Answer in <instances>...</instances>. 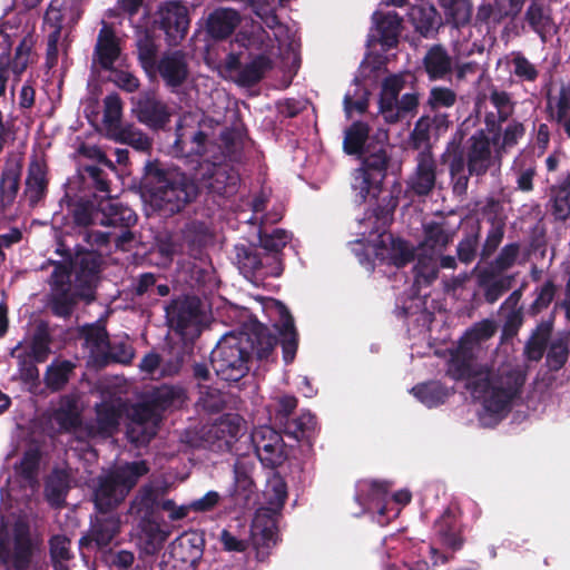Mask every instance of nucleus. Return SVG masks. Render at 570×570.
I'll list each match as a JSON object with an SVG mask.
<instances>
[{
  "label": "nucleus",
  "instance_id": "obj_1",
  "mask_svg": "<svg viewBox=\"0 0 570 570\" xmlns=\"http://www.w3.org/2000/svg\"><path fill=\"white\" fill-rule=\"evenodd\" d=\"M279 320L274 324L277 335L256 318L245 322L240 331L225 334L210 353V364L216 375L226 382L237 383L249 370L253 357L269 361L275 347L281 344L283 361L286 365L294 362L299 336L288 308L274 301Z\"/></svg>",
  "mask_w": 570,
  "mask_h": 570
},
{
  "label": "nucleus",
  "instance_id": "obj_2",
  "mask_svg": "<svg viewBox=\"0 0 570 570\" xmlns=\"http://www.w3.org/2000/svg\"><path fill=\"white\" fill-rule=\"evenodd\" d=\"M445 374L453 381H465V387L476 400H483V407L491 414L510 410L512 402L520 397L527 380V368L514 366L500 368L491 375L487 365L476 360V352L458 342L449 351Z\"/></svg>",
  "mask_w": 570,
  "mask_h": 570
},
{
  "label": "nucleus",
  "instance_id": "obj_3",
  "mask_svg": "<svg viewBox=\"0 0 570 570\" xmlns=\"http://www.w3.org/2000/svg\"><path fill=\"white\" fill-rule=\"evenodd\" d=\"M198 191L195 181L175 168H163L149 163L142 183L141 196L146 205L165 215L179 212Z\"/></svg>",
  "mask_w": 570,
  "mask_h": 570
},
{
  "label": "nucleus",
  "instance_id": "obj_4",
  "mask_svg": "<svg viewBox=\"0 0 570 570\" xmlns=\"http://www.w3.org/2000/svg\"><path fill=\"white\" fill-rule=\"evenodd\" d=\"M219 132L222 145L218 148L229 154L236 148L242 134L238 129L223 128L218 121L202 117L199 114H186L177 126V138L174 150L177 156H204L209 148H215L213 140Z\"/></svg>",
  "mask_w": 570,
  "mask_h": 570
},
{
  "label": "nucleus",
  "instance_id": "obj_5",
  "mask_svg": "<svg viewBox=\"0 0 570 570\" xmlns=\"http://www.w3.org/2000/svg\"><path fill=\"white\" fill-rule=\"evenodd\" d=\"M386 218L379 217L374 213L367 214L356 224V244H365V253L358 254L360 263L368 271L372 269L370 256L382 263H389L397 267L405 265L413 257V249L405 242L395 239L385 230Z\"/></svg>",
  "mask_w": 570,
  "mask_h": 570
},
{
  "label": "nucleus",
  "instance_id": "obj_6",
  "mask_svg": "<svg viewBox=\"0 0 570 570\" xmlns=\"http://www.w3.org/2000/svg\"><path fill=\"white\" fill-rule=\"evenodd\" d=\"M150 471L146 460L119 464L92 480L91 501L99 514L115 511Z\"/></svg>",
  "mask_w": 570,
  "mask_h": 570
},
{
  "label": "nucleus",
  "instance_id": "obj_7",
  "mask_svg": "<svg viewBox=\"0 0 570 570\" xmlns=\"http://www.w3.org/2000/svg\"><path fill=\"white\" fill-rule=\"evenodd\" d=\"M78 0H51L45 14L43 29L47 32V67L53 68L60 55H66L70 45L71 28L81 17Z\"/></svg>",
  "mask_w": 570,
  "mask_h": 570
},
{
  "label": "nucleus",
  "instance_id": "obj_8",
  "mask_svg": "<svg viewBox=\"0 0 570 570\" xmlns=\"http://www.w3.org/2000/svg\"><path fill=\"white\" fill-rule=\"evenodd\" d=\"M37 550L28 522L18 520L12 528V540L7 523L0 521V566L12 570H29Z\"/></svg>",
  "mask_w": 570,
  "mask_h": 570
},
{
  "label": "nucleus",
  "instance_id": "obj_9",
  "mask_svg": "<svg viewBox=\"0 0 570 570\" xmlns=\"http://www.w3.org/2000/svg\"><path fill=\"white\" fill-rule=\"evenodd\" d=\"M409 77V73L391 75L382 82L379 101L380 114L387 122L393 124L409 116L413 117L417 111L419 95L416 92H406L399 98Z\"/></svg>",
  "mask_w": 570,
  "mask_h": 570
},
{
  "label": "nucleus",
  "instance_id": "obj_10",
  "mask_svg": "<svg viewBox=\"0 0 570 570\" xmlns=\"http://www.w3.org/2000/svg\"><path fill=\"white\" fill-rule=\"evenodd\" d=\"M171 326L183 340L194 342L208 325V315L202 299L197 296L185 295L174 299L167 308Z\"/></svg>",
  "mask_w": 570,
  "mask_h": 570
},
{
  "label": "nucleus",
  "instance_id": "obj_11",
  "mask_svg": "<svg viewBox=\"0 0 570 570\" xmlns=\"http://www.w3.org/2000/svg\"><path fill=\"white\" fill-rule=\"evenodd\" d=\"M380 139L381 145L372 153L366 150L362 167L354 173L352 188L362 200L367 196L375 197L385 177L387 156L383 142L387 139L386 132H381Z\"/></svg>",
  "mask_w": 570,
  "mask_h": 570
},
{
  "label": "nucleus",
  "instance_id": "obj_12",
  "mask_svg": "<svg viewBox=\"0 0 570 570\" xmlns=\"http://www.w3.org/2000/svg\"><path fill=\"white\" fill-rule=\"evenodd\" d=\"M95 419L85 425L89 438L108 439L114 436L119 429L120 421L127 410L122 399H107L95 404Z\"/></svg>",
  "mask_w": 570,
  "mask_h": 570
},
{
  "label": "nucleus",
  "instance_id": "obj_13",
  "mask_svg": "<svg viewBox=\"0 0 570 570\" xmlns=\"http://www.w3.org/2000/svg\"><path fill=\"white\" fill-rule=\"evenodd\" d=\"M205 539L197 531L184 532L169 546L171 570H196L204 554Z\"/></svg>",
  "mask_w": 570,
  "mask_h": 570
},
{
  "label": "nucleus",
  "instance_id": "obj_14",
  "mask_svg": "<svg viewBox=\"0 0 570 570\" xmlns=\"http://www.w3.org/2000/svg\"><path fill=\"white\" fill-rule=\"evenodd\" d=\"M75 220L81 226L95 223L105 226H131L136 223L137 217L130 208L112 198H108L99 203V210L95 216L85 207L77 209Z\"/></svg>",
  "mask_w": 570,
  "mask_h": 570
},
{
  "label": "nucleus",
  "instance_id": "obj_15",
  "mask_svg": "<svg viewBox=\"0 0 570 570\" xmlns=\"http://www.w3.org/2000/svg\"><path fill=\"white\" fill-rule=\"evenodd\" d=\"M128 417L127 436L136 445L148 444L156 435V428L161 420V415L146 397L131 406Z\"/></svg>",
  "mask_w": 570,
  "mask_h": 570
},
{
  "label": "nucleus",
  "instance_id": "obj_16",
  "mask_svg": "<svg viewBox=\"0 0 570 570\" xmlns=\"http://www.w3.org/2000/svg\"><path fill=\"white\" fill-rule=\"evenodd\" d=\"M242 429L240 417L227 414L204 431L202 446L212 452H230L242 434Z\"/></svg>",
  "mask_w": 570,
  "mask_h": 570
},
{
  "label": "nucleus",
  "instance_id": "obj_17",
  "mask_svg": "<svg viewBox=\"0 0 570 570\" xmlns=\"http://www.w3.org/2000/svg\"><path fill=\"white\" fill-rule=\"evenodd\" d=\"M237 180L238 176L227 164L220 160L210 161L208 158L198 161L193 177L198 189L205 187L218 194L227 193V189L235 186Z\"/></svg>",
  "mask_w": 570,
  "mask_h": 570
},
{
  "label": "nucleus",
  "instance_id": "obj_18",
  "mask_svg": "<svg viewBox=\"0 0 570 570\" xmlns=\"http://www.w3.org/2000/svg\"><path fill=\"white\" fill-rule=\"evenodd\" d=\"M236 259L240 273L252 283L262 282L267 276L277 277L283 272L282 264L276 256H266L263 261L245 246H236Z\"/></svg>",
  "mask_w": 570,
  "mask_h": 570
},
{
  "label": "nucleus",
  "instance_id": "obj_19",
  "mask_svg": "<svg viewBox=\"0 0 570 570\" xmlns=\"http://www.w3.org/2000/svg\"><path fill=\"white\" fill-rule=\"evenodd\" d=\"M462 515L459 507L450 505L433 523V532L438 541L452 551L461 550L465 542Z\"/></svg>",
  "mask_w": 570,
  "mask_h": 570
},
{
  "label": "nucleus",
  "instance_id": "obj_20",
  "mask_svg": "<svg viewBox=\"0 0 570 570\" xmlns=\"http://www.w3.org/2000/svg\"><path fill=\"white\" fill-rule=\"evenodd\" d=\"M450 242V236L439 225H429L425 227V238L422 243V250L426 258L420 259L417 274L422 279L417 278L415 285L422 282L431 283L434 279L436 264L433 261V255L440 252Z\"/></svg>",
  "mask_w": 570,
  "mask_h": 570
},
{
  "label": "nucleus",
  "instance_id": "obj_21",
  "mask_svg": "<svg viewBox=\"0 0 570 570\" xmlns=\"http://www.w3.org/2000/svg\"><path fill=\"white\" fill-rule=\"evenodd\" d=\"M416 165L409 177L407 187L419 196H425L432 191L438 176L436 160L429 148L421 150L416 158Z\"/></svg>",
  "mask_w": 570,
  "mask_h": 570
},
{
  "label": "nucleus",
  "instance_id": "obj_22",
  "mask_svg": "<svg viewBox=\"0 0 570 570\" xmlns=\"http://www.w3.org/2000/svg\"><path fill=\"white\" fill-rule=\"evenodd\" d=\"M468 168L471 175H483L499 159L493 155L490 138L483 130H478L468 141L466 147Z\"/></svg>",
  "mask_w": 570,
  "mask_h": 570
},
{
  "label": "nucleus",
  "instance_id": "obj_23",
  "mask_svg": "<svg viewBox=\"0 0 570 570\" xmlns=\"http://www.w3.org/2000/svg\"><path fill=\"white\" fill-rule=\"evenodd\" d=\"M257 458L266 468H276L284 461L282 436L273 429L264 428L252 435Z\"/></svg>",
  "mask_w": 570,
  "mask_h": 570
},
{
  "label": "nucleus",
  "instance_id": "obj_24",
  "mask_svg": "<svg viewBox=\"0 0 570 570\" xmlns=\"http://www.w3.org/2000/svg\"><path fill=\"white\" fill-rule=\"evenodd\" d=\"M254 464L243 459L234 464V484L229 491L233 505L238 509L247 508L255 494V482L252 478Z\"/></svg>",
  "mask_w": 570,
  "mask_h": 570
},
{
  "label": "nucleus",
  "instance_id": "obj_25",
  "mask_svg": "<svg viewBox=\"0 0 570 570\" xmlns=\"http://www.w3.org/2000/svg\"><path fill=\"white\" fill-rule=\"evenodd\" d=\"M161 28L165 30L169 41L176 43L187 33L189 19L187 8L178 2H166L159 9Z\"/></svg>",
  "mask_w": 570,
  "mask_h": 570
},
{
  "label": "nucleus",
  "instance_id": "obj_26",
  "mask_svg": "<svg viewBox=\"0 0 570 570\" xmlns=\"http://www.w3.org/2000/svg\"><path fill=\"white\" fill-rule=\"evenodd\" d=\"M51 419L63 433H73L82 426V409L76 394L59 396L57 406L52 409Z\"/></svg>",
  "mask_w": 570,
  "mask_h": 570
},
{
  "label": "nucleus",
  "instance_id": "obj_27",
  "mask_svg": "<svg viewBox=\"0 0 570 570\" xmlns=\"http://www.w3.org/2000/svg\"><path fill=\"white\" fill-rule=\"evenodd\" d=\"M71 474L67 469L53 468L45 481L43 495L51 508L65 507L71 489Z\"/></svg>",
  "mask_w": 570,
  "mask_h": 570
},
{
  "label": "nucleus",
  "instance_id": "obj_28",
  "mask_svg": "<svg viewBox=\"0 0 570 570\" xmlns=\"http://www.w3.org/2000/svg\"><path fill=\"white\" fill-rule=\"evenodd\" d=\"M372 38L379 41L384 48L396 46L401 30V19L395 12L376 11L373 14Z\"/></svg>",
  "mask_w": 570,
  "mask_h": 570
},
{
  "label": "nucleus",
  "instance_id": "obj_29",
  "mask_svg": "<svg viewBox=\"0 0 570 570\" xmlns=\"http://www.w3.org/2000/svg\"><path fill=\"white\" fill-rule=\"evenodd\" d=\"M253 544L259 552L263 549H269L276 546L278 540V527L274 517L266 512H258L250 528Z\"/></svg>",
  "mask_w": 570,
  "mask_h": 570
},
{
  "label": "nucleus",
  "instance_id": "obj_30",
  "mask_svg": "<svg viewBox=\"0 0 570 570\" xmlns=\"http://www.w3.org/2000/svg\"><path fill=\"white\" fill-rule=\"evenodd\" d=\"M282 426L287 436L298 442L305 441L311 446L317 431V417L311 411L303 410Z\"/></svg>",
  "mask_w": 570,
  "mask_h": 570
},
{
  "label": "nucleus",
  "instance_id": "obj_31",
  "mask_svg": "<svg viewBox=\"0 0 570 570\" xmlns=\"http://www.w3.org/2000/svg\"><path fill=\"white\" fill-rule=\"evenodd\" d=\"M139 544L144 553L156 554L167 540L169 532L151 518H142L139 522Z\"/></svg>",
  "mask_w": 570,
  "mask_h": 570
},
{
  "label": "nucleus",
  "instance_id": "obj_32",
  "mask_svg": "<svg viewBox=\"0 0 570 570\" xmlns=\"http://www.w3.org/2000/svg\"><path fill=\"white\" fill-rule=\"evenodd\" d=\"M95 52L98 62L105 69L112 68L115 62L120 58L118 39L106 22H102Z\"/></svg>",
  "mask_w": 570,
  "mask_h": 570
},
{
  "label": "nucleus",
  "instance_id": "obj_33",
  "mask_svg": "<svg viewBox=\"0 0 570 570\" xmlns=\"http://www.w3.org/2000/svg\"><path fill=\"white\" fill-rule=\"evenodd\" d=\"M121 520L115 511L99 514L96 517L91 527V535L99 548H105L111 543L120 532Z\"/></svg>",
  "mask_w": 570,
  "mask_h": 570
},
{
  "label": "nucleus",
  "instance_id": "obj_34",
  "mask_svg": "<svg viewBox=\"0 0 570 570\" xmlns=\"http://www.w3.org/2000/svg\"><path fill=\"white\" fill-rule=\"evenodd\" d=\"M135 112L140 122L153 128L164 126L169 119L166 106L151 97L140 99L136 105Z\"/></svg>",
  "mask_w": 570,
  "mask_h": 570
},
{
  "label": "nucleus",
  "instance_id": "obj_35",
  "mask_svg": "<svg viewBox=\"0 0 570 570\" xmlns=\"http://www.w3.org/2000/svg\"><path fill=\"white\" fill-rule=\"evenodd\" d=\"M239 22L240 18L236 10L222 8L208 17L207 29L214 38L223 39L232 35Z\"/></svg>",
  "mask_w": 570,
  "mask_h": 570
},
{
  "label": "nucleus",
  "instance_id": "obj_36",
  "mask_svg": "<svg viewBox=\"0 0 570 570\" xmlns=\"http://www.w3.org/2000/svg\"><path fill=\"white\" fill-rule=\"evenodd\" d=\"M194 353V344L184 340L183 343H175L169 347L168 356L163 361L161 374L173 376L180 372L183 366L190 362Z\"/></svg>",
  "mask_w": 570,
  "mask_h": 570
},
{
  "label": "nucleus",
  "instance_id": "obj_37",
  "mask_svg": "<svg viewBox=\"0 0 570 570\" xmlns=\"http://www.w3.org/2000/svg\"><path fill=\"white\" fill-rule=\"evenodd\" d=\"M413 395L428 407H436L444 404L448 397L453 393L440 381H430L416 384L412 387Z\"/></svg>",
  "mask_w": 570,
  "mask_h": 570
},
{
  "label": "nucleus",
  "instance_id": "obj_38",
  "mask_svg": "<svg viewBox=\"0 0 570 570\" xmlns=\"http://www.w3.org/2000/svg\"><path fill=\"white\" fill-rule=\"evenodd\" d=\"M47 184L46 164L38 159L33 160L29 166L26 180V195L32 205L37 204L43 197Z\"/></svg>",
  "mask_w": 570,
  "mask_h": 570
},
{
  "label": "nucleus",
  "instance_id": "obj_39",
  "mask_svg": "<svg viewBox=\"0 0 570 570\" xmlns=\"http://www.w3.org/2000/svg\"><path fill=\"white\" fill-rule=\"evenodd\" d=\"M49 307L53 315L58 317H69L77 306L81 294L72 292V287H51Z\"/></svg>",
  "mask_w": 570,
  "mask_h": 570
},
{
  "label": "nucleus",
  "instance_id": "obj_40",
  "mask_svg": "<svg viewBox=\"0 0 570 570\" xmlns=\"http://www.w3.org/2000/svg\"><path fill=\"white\" fill-rule=\"evenodd\" d=\"M184 392L183 389L161 384L159 386L154 387L147 395L146 399L151 403V405L157 410V412L163 416V413L176 406L177 404L183 402Z\"/></svg>",
  "mask_w": 570,
  "mask_h": 570
},
{
  "label": "nucleus",
  "instance_id": "obj_41",
  "mask_svg": "<svg viewBox=\"0 0 570 570\" xmlns=\"http://www.w3.org/2000/svg\"><path fill=\"white\" fill-rule=\"evenodd\" d=\"M424 67L430 79H442L452 70V59L441 46H433L424 57Z\"/></svg>",
  "mask_w": 570,
  "mask_h": 570
},
{
  "label": "nucleus",
  "instance_id": "obj_42",
  "mask_svg": "<svg viewBox=\"0 0 570 570\" xmlns=\"http://www.w3.org/2000/svg\"><path fill=\"white\" fill-rule=\"evenodd\" d=\"M76 365L69 360L52 362L48 365L43 382L51 392H59L68 384Z\"/></svg>",
  "mask_w": 570,
  "mask_h": 570
},
{
  "label": "nucleus",
  "instance_id": "obj_43",
  "mask_svg": "<svg viewBox=\"0 0 570 570\" xmlns=\"http://www.w3.org/2000/svg\"><path fill=\"white\" fill-rule=\"evenodd\" d=\"M158 70L170 87L179 86L187 76L184 57L179 53L165 56L159 62Z\"/></svg>",
  "mask_w": 570,
  "mask_h": 570
},
{
  "label": "nucleus",
  "instance_id": "obj_44",
  "mask_svg": "<svg viewBox=\"0 0 570 570\" xmlns=\"http://www.w3.org/2000/svg\"><path fill=\"white\" fill-rule=\"evenodd\" d=\"M497 332V324L492 320H482L462 335L459 342L476 352L482 342L490 340Z\"/></svg>",
  "mask_w": 570,
  "mask_h": 570
},
{
  "label": "nucleus",
  "instance_id": "obj_45",
  "mask_svg": "<svg viewBox=\"0 0 570 570\" xmlns=\"http://www.w3.org/2000/svg\"><path fill=\"white\" fill-rule=\"evenodd\" d=\"M445 21L454 27L466 24L472 14L470 0H441Z\"/></svg>",
  "mask_w": 570,
  "mask_h": 570
},
{
  "label": "nucleus",
  "instance_id": "obj_46",
  "mask_svg": "<svg viewBox=\"0 0 570 570\" xmlns=\"http://www.w3.org/2000/svg\"><path fill=\"white\" fill-rule=\"evenodd\" d=\"M570 356V342L568 337H558L550 342L546 354V366L550 372L560 371Z\"/></svg>",
  "mask_w": 570,
  "mask_h": 570
},
{
  "label": "nucleus",
  "instance_id": "obj_47",
  "mask_svg": "<svg viewBox=\"0 0 570 570\" xmlns=\"http://www.w3.org/2000/svg\"><path fill=\"white\" fill-rule=\"evenodd\" d=\"M157 505V494L153 487L144 485L130 502L129 513L142 518H151Z\"/></svg>",
  "mask_w": 570,
  "mask_h": 570
},
{
  "label": "nucleus",
  "instance_id": "obj_48",
  "mask_svg": "<svg viewBox=\"0 0 570 570\" xmlns=\"http://www.w3.org/2000/svg\"><path fill=\"white\" fill-rule=\"evenodd\" d=\"M409 17L415 29L424 37L436 30L439 26L436 11L430 6L412 7Z\"/></svg>",
  "mask_w": 570,
  "mask_h": 570
},
{
  "label": "nucleus",
  "instance_id": "obj_49",
  "mask_svg": "<svg viewBox=\"0 0 570 570\" xmlns=\"http://www.w3.org/2000/svg\"><path fill=\"white\" fill-rule=\"evenodd\" d=\"M42 453L38 446L28 448L19 463L16 464L17 473L28 482H36L40 470Z\"/></svg>",
  "mask_w": 570,
  "mask_h": 570
},
{
  "label": "nucleus",
  "instance_id": "obj_50",
  "mask_svg": "<svg viewBox=\"0 0 570 570\" xmlns=\"http://www.w3.org/2000/svg\"><path fill=\"white\" fill-rule=\"evenodd\" d=\"M390 490V483L385 481L373 480L367 483V491L365 495L357 494L356 500L360 503H371L377 508V512L381 515L387 513L385 501Z\"/></svg>",
  "mask_w": 570,
  "mask_h": 570
},
{
  "label": "nucleus",
  "instance_id": "obj_51",
  "mask_svg": "<svg viewBox=\"0 0 570 570\" xmlns=\"http://www.w3.org/2000/svg\"><path fill=\"white\" fill-rule=\"evenodd\" d=\"M549 337L550 328L548 326H539L524 345V357L530 362H539L549 346Z\"/></svg>",
  "mask_w": 570,
  "mask_h": 570
},
{
  "label": "nucleus",
  "instance_id": "obj_52",
  "mask_svg": "<svg viewBox=\"0 0 570 570\" xmlns=\"http://www.w3.org/2000/svg\"><path fill=\"white\" fill-rule=\"evenodd\" d=\"M551 208L553 216L570 223V184L564 181L551 188Z\"/></svg>",
  "mask_w": 570,
  "mask_h": 570
},
{
  "label": "nucleus",
  "instance_id": "obj_53",
  "mask_svg": "<svg viewBox=\"0 0 570 570\" xmlns=\"http://www.w3.org/2000/svg\"><path fill=\"white\" fill-rule=\"evenodd\" d=\"M422 287H409L401 299V305H396L397 315L407 317L426 309L428 294L421 293Z\"/></svg>",
  "mask_w": 570,
  "mask_h": 570
},
{
  "label": "nucleus",
  "instance_id": "obj_54",
  "mask_svg": "<svg viewBox=\"0 0 570 570\" xmlns=\"http://www.w3.org/2000/svg\"><path fill=\"white\" fill-rule=\"evenodd\" d=\"M71 541L65 535H53L49 541L50 559L55 570H68L65 562L71 560Z\"/></svg>",
  "mask_w": 570,
  "mask_h": 570
},
{
  "label": "nucleus",
  "instance_id": "obj_55",
  "mask_svg": "<svg viewBox=\"0 0 570 570\" xmlns=\"http://www.w3.org/2000/svg\"><path fill=\"white\" fill-rule=\"evenodd\" d=\"M51 335L46 324L37 326L28 352H23L38 362H46L50 354Z\"/></svg>",
  "mask_w": 570,
  "mask_h": 570
},
{
  "label": "nucleus",
  "instance_id": "obj_56",
  "mask_svg": "<svg viewBox=\"0 0 570 570\" xmlns=\"http://www.w3.org/2000/svg\"><path fill=\"white\" fill-rule=\"evenodd\" d=\"M104 125L107 136L110 138L115 131H119L122 126L120 125L122 105L117 95H109L104 100Z\"/></svg>",
  "mask_w": 570,
  "mask_h": 570
},
{
  "label": "nucleus",
  "instance_id": "obj_57",
  "mask_svg": "<svg viewBox=\"0 0 570 570\" xmlns=\"http://www.w3.org/2000/svg\"><path fill=\"white\" fill-rule=\"evenodd\" d=\"M22 343L19 342L17 346L11 350L10 355L17 358L20 379L24 383H35L39 380V370L37 367V363L39 362L23 352L19 353L18 351Z\"/></svg>",
  "mask_w": 570,
  "mask_h": 570
},
{
  "label": "nucleus",
  "instance_id": "obj_58",
  "mask_svg": "<svg viewBox=\"0 0 570 570\" xmlns=\"http://www.w3.org/2000/svg\"><path fill=\"white\" fill-rule=\"evenodd\" d=\"M368 136V127L363 122L353 124L346 131L344 138V149L347 154H357L362 151L365 140Z\"/></svg>",
  "mask_w": 570,
  "mask_h": 570
},
{
  "label": "nucleus",
  "instance_id": "obj_59",
  "mask_svg": "<svg viewBox=\"0 0 570 570\" xmlns=\"http://www.w3.org/2000/svg\"><path fill=\"white\" fill-rule=\"evenodd\" d=\"M111 139L130 145L137 150H147L150 147L149 138L132 126H125L119 131H115Z\"/></svg>",
  "mask_w": 570,
  "mask_h": 570
},
{
  "label": "nucleus",
  "instance_id": "obj_60",
  "mask_svg": "<svg viewBox=\"0 0 570 570\" xmlns=\"http://www.w3.org/2000/svg\"><path fill=\"white\" fill-rule=\"evenodd\" d=\"M32 62V46L27 39H23L16 48L14 58L10 61L9 71L19 78L27 67Z\"/></svg>",
  "mask_w": 570,
  "mask_h": 570
},
{
  "label": "nucleus",
  "instance_id": "obj_61",
  "mask_svg": "<svg viewBox=\"0 0 570 570\" xmlns=\"http://www.w3.org/2000/svg\"><path fill=\"white\" fill-rule=\"evenodd\" d=\"M291 238V234L284 229L277 228L271 233L259 230L261 246L268 252H281L288 244Z\"/></svg>",
  "mask_w": 570,
  "mask_h": 570
},
{
  "label": "nucleus",
  "instance_id": "obj_62",
  "mask_svg": "<svg viewBox=\"0 0 570 570\" xmlns=\"http://www.w3.org/2000/svg\"><path fill=\"white\" fill-rule=\"evenodd\" d=\"M512 72L522 81H535L539 76L537 67L520 52L512 55Z\"/></svg>",
  "mask_w": 570,
  "mask_h": 570
},
{
  "label": "nucleus",
  "instance_id": "obj_63",
  "mask_svg": "<svg viewBox=\"0 0 570 570\" xmlns=\"http://www.w3.org/2000/svg\"><path fill=\"white\" fill-rule=\"evenodd\" d=\"M525 19L532 29L546 41V32L550 26V18L544 14L543 9L538 3L529 6L525 12Z\"/></svg>",
  "mask_w": 570,
  "mask_h": 570
},
{
  "label": "nucleus",
  "instance_id": "obj_64",
  "mask_svg": "<svg viewBox=\"0 0 570 570\" xmlns=\"http://www.w3.org/2000/svg\"><path fill=\"white\" fill-rule=\"evenodd\" d=\"M267 502L275 509H283L287 499V484L281 476L273 478L267 485L265 491Z\"/></svg>",
  "mask_w": 570,
  "mask_h": 570
}]
</instances>
